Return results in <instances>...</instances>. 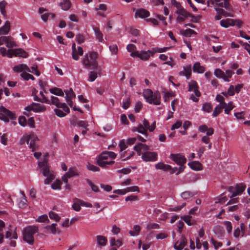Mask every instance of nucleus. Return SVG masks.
Segmentation results:
<instances>
[{
    "instance_id": "34",
    "label": "nucleus",
    "mask_w": 250,
    "mask_h": 250,
    "mask_svg": "<svg viewBox=\"0 0 250 250\" xmlns=\"http://www.w3.org/2000/svg\"><path fill=\"white\" fill-rule=\"evenodd\" d=\"M57 224L53 223L51 225H48L45 227V229L47 230H50L51 233L53 234H55L56 233H59L60 230L56 228Z\"/></svg>"
},
{
    "instance_id": "23",
    "label": "nucleus",
    "mask_w": 250,
    "mask_h": 250,
    "mask_svg": "<svg viewBox=\"0 0 250 250\" xmlns=\"http://www.w3.org/2000/svg\"><path fill=\"white\" fill-rule=\"evenodd\" d=\"M6 214V212L4 211H0V217H2L3 215ZM5 227L4 222L0 220V244H1L3 241L4 235L3 234V229Z\"/></svg>"
},
{
    "instance_id": "42",
    "label": "nucleus",
    "mask_w": 250,
    "mask_h": 250,
    "mask_svg": "<svg viewBox=\"0 0 250 250\" xmlns=\"http://www.w3.org/2000/svg\"><path fill=\"white\" fill-rule=\"evenodd\" d=\"M66 175L69 178L72 177L74 176L78 175V173L76 171V169L73 167H70L69 168L68 171L66 173Z\"/></svg>"
},
{
    "instance_id": "52",
    "label": "nucleus",
    "mask_w": 250,
    "mask_h": 250,
    "mask_svg": "<svg viewBox=\"0 0 250 250\" xmlns=\"http://www.w3.org/2000/svg\"><path fill=\"white\" fill-rule=\"evenodd\" d=\"M59 108H55L54 110L56 115L61 118L65 116L66 114L62 110Z\"/></svg>"
},
{
    "instance_id": "49",
    "label": "nucleus",
    "mask_w": 250,
    "mask_h": 250,
    "mask_svg": "<svg viewBox=\"0 0 250 250\" xmlns=\"http://www.w3.org/2000/svg\"><path fill=\"white\" fill-rule=\"evenodd\" d=\"M87 168L89 170L92 171L93 172H97L100 171V169L99 167L88 163L86 166Z\"/></svg>"
},
{
    "instance_id": "8",
    "label": "nucleus",
    "mask_w": 250,
    "mask_h": 250,
    "mask_svg": "<svg viewBox=\"0 0 250 250\" xmlns=\"http://www.w3.org/2000/svg\"><path fill=\"white\" fill-rule=\"evenodd\" d=\"M24 110L28 112H24L23 114L29 117L30 116L29 112L33 111L35 112H42L45 111L46 107L43 104L39 103H32L31 104L26 106Z\"/></svg>"
},
{
    "instance_id": "7",
    "label": "nucleus",
    "mask_w": 250,
    "mask_h": 250,
    "mask_svg": "<svg viewBox=\"0 0 250 250\" xmlns=\"http://www.w3.org/2000/svg\"><path fill=\"white\" fill-rule=\"evenodd\" d=\"M45 103L48 104H53L55 105L57 108H62L63 111L69 113L70 112V109L67 106L65 103H62L60 102V100L58 97L51 96L50 100L45 99Z\"/></svg>"
},
{
    "instance_id": "21",
    "label": "nucleus",
    "mask_w": 250,
    "mask_h": 250,
    "mask_svg": "<svg viewBox=\"0 0 250 250\" xmlns=\"http://www.w3.org/2000/svg\"><path fill=\"white\" fill-rule=\"evenodd\" d=\"M149 16V12L144 8H140L136 10L135 14L136 18L139 17L142 19L148 17Z\"/></svg>"
},
{
    "instance_id": "60",
    "label": "nucleus",
    "mask_w": 250,
    "mask_h": 250,
    "mask_svg": "<svg viewBox=\"0 0 250 250\" xmlns=\"http://www.w3.org/2000/svg\"><path fill=\"white\" fill-rule=\"evenodd\" d=\"M211 243L214 246L215 249H217L218 248L221 247L222 246V243L221 242H217L213 238H211Z\"/></svg>"
},
{
    "instance_id": "35",
    "label": "nucleus",
    "mask_w": 250,
    "mask_h": 250,
    "mask_svg": "<svg viewBox=\"0 0 250 250\" xmlns=\"http://www.w3.org/2000/svg\"><path fill=\"white\" fill-rule=\"evenodd\" d=\"M66 96L65 97V100H71L75 99L76 95L74 92L72 88H70L69 90H64Z\"/></svg>"
},
{
    "instance_id": "54",
    "label": "nucleus",
    "mask_w": 250,
    "mask_h": 250,
    "mask_svg": "<svg viewBox=\"0 0 250 250\" xmlns=\"http://www.w3.org/2000/svg\"><path fill=\"white\" fill-rule=\"evenodd\" d=\"M85 38L83 35L81 34H79L76 36V40L78 44H81L84 42Z\"/></svg>"
},
{
    "instance_id": "36",
    "label": "nucleus",
    "mask_w": 250,
    "mask_h": 250,
    "mask_svg": "<svg viewBox=\"0 0 250 250\" xmlns=\"http://www.w3.org/2000/svg\"><path fill=\"white\" fill-rule=\"evenodd\" d=\"M60 6L62 9L67 11L71 7V2L70 0H63V1L60 3Z\"/></svg>"
},
{
    "instance_id": "6",
    "label": "nucleus",
    "mask_w": 250,
    "mask_h": 250,
    "mask_svg": "<svg viewBox=\"0 0 250 250\" xmlns=\"http://www.w3.org/2000/svg\"><path fill=\"white\" fill-rule=\"evenodd\" d=\"M178 10L176 13L179 15L177 18V21L182 22L185 21V19L188 17L191 18V21L192 22H196L197 20L200 18L199 16L196 17L192 14L187 12L183 7L177 6Z\"/></svg>"
},
{
    "instance_id": "11",
    "label": "nucleus",
    "mask_w": 250,
    "mask_h": 250,
    "mask_svg": "<svg viewBox=\"0 0 250 250\" xmlns=\"http://www.w3.org/2000/svg\"><path fill=\"white\" fill-rule=\"evenodd\" d=\"M13 56L20 57L24 58L28 57V54L21 48L9 49L7 50V57L12 58Z\"/></svg>"
},
{
    "instance_id": "18",
    "label": "nucleus",
    "mask_w": 250,
    "mask_h": 250,
    "mask_svg": "<svg viewBox=\"0 0 250 250\" xmlns=\"http://www.w3.org/2000/svg\"><path fill=\"white\" fill-rule=\"evenodd\" d=\"M38 141V137L34 134H30L28 135L27 139V144H29V147L32 151H34L37 148L36 142Z\"/></svg>"
},
{
    "instance_id": "30",
    "label": "nucleus",
    "mask_w": 250,
    "mask_h": 250,
    "mask_svg": "<svg viewBox=\"0 0 250 250\" xmlns=\"http://www.w3.org/2000/svg\"><path fill=\"white\" fill-rule=\"evenodd\" d=\"M93 29L96 36V39L99 42H102L103 41V34L100 31V28L98 27L93 26Z\"/></svg>"
},
{
    "instance_id": "2",
    "label": "nucleus",
    "mask_w": 250,
    "mask_h": 250,
    "mask_svg": "<svg viewBox=\"0 0 250 250\" xmlns=\"http://www.w3.org/2000/svg\"><path fill=\"white\" fill-rule=\"evenodd\" d=\"M143 96L146 101L150 104H161V94L158 91L153 92L151 90L147 89L144 90Z\"/></svg>"
},
{
    "instance_id": "9",
    "label": "nucleus",
    "mask_w": 250,
    "mask_h": 250,
    "mask_svg": "<svg viewBox=\"0 0 250 250\" xmlns=\"http://www.w3.org/2000/svg\"><path fill=\"white\" fill-rule=\"evenodd\" d=\"M16 114L8 110L3 106L0 107V119L5 122L8 123L9 120H15L16 119Z\"/></svg>"
},
{
    "instance_id": "5",
    "label": "nucleus",
    "mask_w": 250,
    "mask_h": 250,
    "mask_svg": "<svg viewBox=\"0 0 250 250\" xmlns=\"http://www.w3.org/2000/svg\"><path fill=\"white\" fill-rule=\"evenodd\" d=\"M97 56L98 53L97 52H90L89 54L90 60L87 54L83 61V64L86 67H91V68L94 70L100 71L98 63L96 61Z\"/></svg>"
},
{
    "instance_id": "3",
    "label": "nucleus",
    "mask_w": 250,
    "mask_h": 250,
    "mask_svg": "<svg viewBox=\"0 0 250 250\" xmlns=\"http://www.w3.org/2000/svg\"><path fill=\"white\" fill-rule=\"evenodd\" d=\"M116 154L112 151H105L103 152L99 156L97 163V164L102 167H106L107 165H111L114 163V161H104V160H107L108 158L111 159H115Z\"/></svg>"
},
{
    "instance_id": "24",
    "label": "nucleus",
    "mask_w": 250,
    "mask_h": 250,
    "mask_svg": "<svg viewBox=\"0 0 250 250\" xmlns=\"http://www.w3.org/2000/svg\"><path fill=\"white\" fill-rule=\"evenodd\" d=\"M191 74V68L190 65H187L184 67V71H180L179 75L180 76H185L187 79H189Z\"/></svg>"
},
{
    "instance_id": "64",
    "label": "nucleus",
    "mask_w": 250,
    "mask_h": 250,
    "mask_svg": "<svg viewBox=\"0 0 250 250\" xmlns=\"http://www.w3.org/2000/svg\"><path fill=\"white\" fill-rule=\"evenodd\" d=\"M142 108V104L141 102H138L136 103L134 110L135 112L138 113L140 112Z\"/></svg>"
},
{
    "instance_id": "17",
    "label": "nucleus",
    "mask_w": 250,
    "mask_h": 250,
    "mask_svg": "<svg viewBox=\"0 0 250 250\" xmlns=\"http://www.w3.org/2000/svg\"><path fill=\"white\" fill-rule=\"evenodd\" d=\"M246 185L244 183L237 184L235 187V191L233 192L230 198L235 197L241 195L245 191Z\"/></svg>"
},
{
    "instance_id": "53",
    "label": "nucleus",
    "mask_w": 250,
    "mask_h": 250,
    "mask_svg": "<svg viewBox=\"0 0 250 250\" xmlns=\"http://www.w3.org/2000/svg\"><path fill=\"white\" fill-rule=\"evenodd\" d=\"M181 219L184 221L189 226H190L192 225V224L190 222V219L191 217L189 215H185L181 216Z\"/></svg>"
},
{
    "instance_id": "39",
    "label": "nucleus",
    "mask_w": 250,
    "mask_h": 250,
    "mask_svg": "<svg viewBox=\"0 0 250 250\" xmlns=\"http://www.w3.org/2000/svg\"><path fill=\"white\" fill-rule=\"evenodd\" d=\"M212 106L210 103H205L202 105V110L204 112L210 113L212 111Z\"/></svg>"
},
{
    "instance_id": "41",
    "label": "nucleus",
    "mask_w": 250,
    "mask_h": 250,
    "mask_svg": "<svg viewBox=\"0 0 250 250\" xmlns=\"http://www.w3.org/2000/svg\"><path fill=\"white\" fill-rule=\"evenodd\" d=\"M141 230V227L139 225H135L133 227V230H130L129 233L132 236L138 235Z\"/></svg>"
},
{
    "instance_id": "44",
    "label": "nucleus",
    "mask_w": 250,
    "mask_h": 250,
    "mask_svg": "<svg viewBox=\"0 0 250 250\" xmlns=\"http://www.w3.org/2000/svg\"><path fill=\"white\" fill-rule=\"evenodd\" d=\"M7 4L5 0H2L0 2V10L1 13L4 16H6V12L5 9V6Z\"/></svg>"
},
{
    "instance_id": "62",
    "label": "nucleus",
    "mask_w": 250,
    "mask_h": 250,
    "mask_svg": "<svg viewBox=\"0 0 250 250\" xmlns=\"http://www.w3.org/2000/svg\"><path fill=\"white\" fill-rule=\"evenodd\" d=\"M228 94L230 96H233L235 94L234 87L233 85H230L228 89Z\"/></svg>"
},
{
    "instance_id": "56",
    "label": "nucleus",
    "mask_w": 250,
    "mask_h": 250,
    "mask_svg": "<svg viewBox=\"0 0 250 250\" xmlns=\"http://www.w3.org/2000/svg\"><path fill=\"white\" fill-rule=\"evenodd\" d=\"M61 182L60 181H56L51 185V188L53 189H60Z\"/></svg>"
},
{
    "instance_id": "63",
    "label": "nucleus",
    "mask_w": 250,
    "mask_h": 250,
    "mask_svg": "<svg viewBox=\"0 0 250 250\" xmlns=\"http://www.w3.org/2000/svg\"><path fill=\"white\" fill-rule=\"evenodd\" d=\"M126 49L128 52H135L136 51V46L133 44H129L126 46Z\"/></svg>"
},
{
    "instance_id": "25",
    "label": "nucleus",
    "mask_w": 250,
    "mask_h": 250,
    "mask_svg": "<svg viewBox=\"0 0 250 250\" xmlns=\"http://www.w3.org/2000/svg\"><path fill=\"white\" fill-rule=\"evenodd\" d=\"M214 233L218 237H222L224 236L225 230L223 227L217 225L213 228Z\"/></svg>"
},
{
    "instance_id": "32",
    "label": "nucleus",
    "mask_w": 250,
    "mask_h": 250,
    "mask_svg": "<svg viewBox=\"0 0 250 250\" xmlns=\"http://www.w3.org/2000/svg\"><path fill=\"white\" fill-rule=\"evenodd\" d=\"M98 244L100 246H105L107 242L106 237L103 235H97L96 236Z\"/></svg>"
},
{
    "instance_id": "4",
    "label": "nucleus",
    "mask_w": 250,
    "mask_h": 250,
    "mask_svg": "<svg viewBox=\"0 0 250 250\" xmlns=\"http://www.w3.org/2000/svg\"><path fill=\"white\" fill-rule=\"evenodd\" d=\"M38 227L35 226H30L23 230V239L29 245H32L34 244V235L38 232Z\"/></svg>"
},
{
    "instance_id": "16",
    "label": "nucleus",
    "mask_w": 250,
    "mask_h": 250,
    "mask_svg": "<svg viewBox=\"0 0 250 250\" xmlns=\"http://www.w3.org/2000/svg\"><path fill=\"white\" fill-rule=\"evenodd\" d=\"M169 158L177 165L185 164L187 159L183 155L178 154H171Z\"/></svg>"
},
{
    "instance_id": "47",
    "label": "nucleus",
    "mask_w": 250,
    "mask_h": 250,
    "mask_svg": "<svg viewBox=\"0 0 250 250\" xmlns=\"http://www.w3.org/2000/svg\"><path fill=\"white\" fill-rule=\"evenodd\" d=\"M49 216L51 219L54 220L56 221H59L61 219L58 215L53 211H50L49 213Z\"/></svg>"
},
{
    "instance_id": "61",
    "label": "nucleus",
    "mask_w": 250,
    "mask_h": 250,
    "mask_svg": "<svg viewBox=\"0 0 250 250\" xmlns=\"http://www.w3.org/2000/svg\"><path fill=\"white\" fill-rule=\"evenodd\" d=\"M223 7L230 12H233V9L229 2H223Z\"/></svg>"
},
{
    "instance_id": "27",
    "label": "nucleus",
    "mask_w": 250,
    "mask_h": 250,
    "mask_svg": "<svg viewBox=\"0 0 250 250\" xmlns=\"http://www.w3.org/2000/svg\"><path fill=\"white\" fill-rule=\"evenodd\" d=\"M214 75L218 78H222L226 82H229L225 73L219 68H217L214 71Z\"/></svg>"
},
{
    "instance_id": "26",
    "label": "nucleus",
    "mask_w": 250,
    "mask_h": 250,
    "mask_svg": "<svg viewBox=\"0 0 250 250\" xmlns=\"http://www.w3.org/2000/svg\"><path fill=\"white\" fill-rule=\"evenodd\" d=\"M193 71L194 72L198 73H203L205 71V68L200 65V62H195L193 66Z\"/></svg>"
},
{
    "instance_id": "14",
    "label": "nucleus",
    "mask_w": 250,
    "mask_h": 250,
    "mask_svg": "<svg viewBox=\"0 0 250 250\" xmlns=\"http://www.w3.org/2000/svg\"><path fill=\"white\" fill-rule=\"evenodd\" d=\"M6 44L8 48H11L17 46L16 43L12 41V38L10 36H2L0 37V45Z\"/></svg>"
},
{
    "instance_id": "46",
    "label": "nucleus",
    "mask_w": 250,
    "mask_h": 250,
    "mask_svg": "<svg viewBox=\"0 0 250 250\" xmlns=\"http://www.w3.org/2000/svg\"><path fill=\"white\" fill-rule=\"evenodd\" d=\"M86 181L87 184L90 186L91 189L95 192H98L99 191V188L98 186L94 185L92 182L88 179H86Z\"/></svg>"
},
{
    "instance_id": "55",
    "label": "nucleus",
    "mask_w": 250,
    "mask_h": 250,
    "mask_svg": "<svg viewBox=\"0 0 250 250\" xmlns=\"http://www.w3.org/2000/svg\"><path fill=\"white\" fill-rule=\"evenodd\" d=\"M72 208L76 211H79L81 210V208L80 203L78 201L76 200V198L74 199V203L72 205Z\"/></svg>"
},
{
    "instance_id": "45",
    "label": "nucleus",
    "mask_w": 250,
    "mask_h": 250,
    "mask_svg": "<svg viewBox=\"0 0 250 250\" xmlns=\"http://www.w3.org/2000/svg\"><path fill=\"white\" fill-rule=\"evenodd\" d=\"M235 106L233 105L232 102H229L226 108H225V113L226 114H229L230 111L234 108Z\"/></svg>"
},
{
    "instance_id": "40",
    "label": "nucleus",
    "mask_w": 250,
    "mask_h": 250,
    "mask_svg": "<svg viewBox=\"0 0 250 250\" xmlns=\"http://www.w3.org/2000/svg\"><path fill=\"white\" fill-rule=\"evenodd\" d=\"M99 70H96L97 72L94 71H90L88 75V81L89 82H93L97 78V72H100V69Z\"/></svg>"
},
{
    "instance_id": "19",
    "label": "nucleus",
    "mask_w": 250,
    "mask_h": 250,
    "mask_svg": "<svg viewBox=\"0 0 250 250\" xmlns=\"http://www.w3.org/2000/svg\"><path fill=\"white\" fill-rule=\"evenodd\" d=\"M134 149L137 152L138 155H141L145 152L148 151V150L149 149L148 146L142 143H138L134 146Z\"/></svg>"
},
{
    "instance_id": "28",
    "label": "nucleus",
    "mask_w": 250,
    "mask_h": 250,
    "mask_svg": "<svg viewBox=\"0 0 250 250\" xmlns=\"http://www.w3.org/2000/svg\"><path fill=\"white\" fill-rule=\"evenodd\" d=\"M234 20L232 19H227L222 20L220 21V23L222 27L228 28L229 26H233Z\"/></svg>"
},
{
    "instance_id": "58",
    "label": "nucleus",
    "mask_w": 250,
    "mask_h": 250,
    "mask_svg": "<svg viewBox=\"0 0 250 250\" xmlns=\"http://www.w3.org/2000/svg\"><path fill=\"white\" fill-rule=\"evenodd\" d=\"M20 76L25 81H28L30 79V74L28 73L27 71H22L21 72Z\"/></svg>"
},
{
    "instance_id": "29",
    "label": "nucleus",
    "mask_w": 250,
    "mask_h": 250,
    "mask_svg": "<svg viewBox=\"0 0 250 250\" xmlns=\"http://www.w3.org/2000/svg\"><path fill=\"white\" fill-rule=\"evenodd\" d=\"M10 30V23L6 21L3 26L0 28V34L1 35L7 34Z\"/></svg>"
},
{
    "instance_id": "12",
    "label": "nucleus",
    "mask_w": 250,
    "mask_h": 250,
    "mask_svg": "<svg viewBox=\"0 0 250 250\" xmlns=\"http://www.w3.org/2000/svg\"><path fill=\"white\" fill-rule=\"evenodd\" d=\"M130 55L133 57H137L142 60L146 61L149 59L150 55L153 56L154 53L152 52L151 50H148L147 51H143L141 52L136 51L135 52H132L131 53Z\"/></svg>"
},
{
    "instance_id": "1",
    "label": "nucleus",
    "mask_w": 250,
    "mask_h": 250,
    "mask_svg": "<svg viewBox=\"0 0 250 250\" xmlns=\"http://www.w3.org/2000/svg\"><path fill=\"white\" fill-rule=\"evenodd\" d=\"M48 157L49 154L48 153H46L43 155V160L38 162V167L41 169L43 176L46 177L44 181V183L45 185L50 183L55 178V176L50 171L49 169V166L48 163Z\"/></svg>"
},
{
    "instance_id": "48",
    "label": "nucleus",
    "mask_w": 250,
    "mask_h": 250,
    "mask_svg": "<svg viewBox=\"0 0 250 250\" xmlns=\"http://www.w3.org/2000/svg\"><path fill=\"white\" fill-rule=\"evenodd\" d=\"M193 196V194L189 191H185L181 193L182 198L185 200L189 199Z\"/></svg>"
},
{
    "instance_id": "57",
    "label": "nucleus",
    "mask_w": 250,
    "mask_h": 250,
    "mask_svg": "<svg viewBox=\"0 0 250 250\" xmlns=\"http://www.w3.org/2000/svg\"><path fill=\"white\" fill-rule=\"evenodd\" d=\"M222 111V109H221V107H219L218 105H217L213 110L212 116L214 117H217L220 113H221Z\"/></svg>"
},
{
    "instance_id": "15",
    "label": "nucleus",
    "mask_w": 250,
    "mask_h": 250,
    "mask_svg": "<svg viewBox=\"0 0 250 250\" xmlns=\"http://www.w3.org/2000/svg\"><path fill=\"white\" fill-rule=\"evenodd\" d=\"M158 155L155 152L146 151L143 153L142 155V159L146 161H156L157 160Z\"/></svg>"
},
{
    "instance_id": "51",
    "label": "nucleus",
    "mask_w": 250,
    "mask_h": 250,
    "mask_svg": "<svg viewBox=\"0 0 250 250\" xmlns=\"http://www.w3.org/2000/svg\"><path fill=\"white\" fill-rule=\"evenodd\" d=\"M193 34H195V32L189 28L183 31L182 33L184 36L187 37H190Z\"/></svg>"
},
{
    "instance_id": "43",
    "label": "nucleus",
    "mask_w": 250,
    "mask_h": 250,
    "mask_svg": "<svg viewBox=\"0 0 250 250\" xmlns=\"http://www.w3.org/2000/svg\"><path fill=\"white\" fill-rule=\"evenodd\" d=\"M36 221H37L38 222L48 223L49 222V220L48 218L47 215L44 214V215L40 216L36 220Z\"/></svg>"
},
{
    "instance_id": "33",
    "label": "nucleus",
    "mask_w": 250,
    "mask_h": 250,
    "mask_svg": "<svg viewBox=\"0 0 250 250\" xmlns=\"http://www.w3.org/2000/svg\"><path fill=\"white\" fill-rule=\"evenodd\" d=\"M49 91L51 93L54 95L61 97L64 96V93L61 88L55 87L50 88L49 89Z\"/></svg>"
},
{
    "instance_id": "50",
    "label": "nucleus",
    "mask_w": 250,
    "mask_h": 250,
    "mask_svg": "<svg viewBox=\"0 0 250 250\" xmlns=\"http://www.w3.org/2000/svg\"><path fill=\"white\" fill-rule=\"evenodd\" d=\"M224 225L226 226L227 232L229 233H230L232 231V226L231 223L229 221H225L223 223Z\"/></svg>"
},
{
    "instance_id": "20",
    "label": "nucleus",
    "mask_w": 250,
    "mask_h": 250,
    "mask_svg": "<svg viewBox=\"0 0 250 250\" xmlns=\"http://www.w3.org/2000/svg\"><path fill=\"white\" fill-rule=\"evenodd\" d=\"M188 91H194L195 96L199 97L201 96V93L198 90V85L197 82L195 81H191L188 83Z\"/></svg>"
},
{
    "instance_id": "59",
    "label": "nucleus",
    "mask_w": 250,
    "mask_h": 250,
    "mask_svg": "<svg viewBox=\"0 0 250 250\" xmlns=\"http://www.w3.org/2000/svg\"><path fill=\"white\" fill-rule=\"evenodd\" d=\"M19 123L21 126H25L27 124V120L25 117L20 116L19 118Z\"/></svg>"
},
{
    "instance_id": "13",
    "label": "nucleus",
    "mask_w": 250,
    "mask_h": 250,
    "mask_svg": "<svg viewBox=\"0 0 250 250\" xmlns=\"http://www.w3.org/2000/svg\"><path fill=\"white\" fill-rule=\"evenodd\" d=\"M119 146L120 148V155H121V157L122 158V161H124L126 160H128V159H130L132 156H133V155L134 154V153L133 151H131V152H129V154L127 156H126V157L125 156V153H126L127 152H126V151L123 152V151L127 147V146H126L125 141L124 140H122V141H121Z\"/></svg>"
},
{
    "instance_id": "31",
    "label": "nucleus",
    "mask_w": 250,
    "mask_h": 250,
    "mask_svg": "<svg viewBox=\"0 0 250 250\" xmlns=\"http://www.w3.org/2000/svg\"><path fill=\"white\" fill-rule=\"evenodd\" d=\"M189 167L193 170H200L202 169V165L198 161H193L189 162L188 164Z\"/></svg>"
},
{
    "instance_id": "22",
    "label": "nucleus",
    "mask_w": 250,
    "mask_h": 250,
    "mask_svg": "<svg viewBox=\"0 0 250 250\" xmlns=\"http://www.w3.org/2000/svg\"><path fill=\"white\" fill-rule=\"evenodd\" d=\"M187 240L185 236H182L179 241L176 242L174 248L176 250H181L187 245Z\"/></svg>"
},
{
    "instance_id": "10",
    "label": "nucleus",
    "mask_w": 250,
    "mask_h": 250,
    "mask_svg": "<svg viewBox=\"0 0 250 250\" xmlns=\"http://www.w3.org/2000/svg\"><path fill=\"white\" fill-rule=\"evenodd\" d=\"M38 69V65L36 64H34L30 68L26 64L21 63L14 66L13 70L16 73H20L22 71H27L28 72L34 73L35 71Z\"/></svg>"
},
{
    "instance_id": "37",
    "label": "nucleus",
    "mask_w": 250,
    "mask_h": 250,
    "mask_svg": "<svg viewBox=\"0 0 250 250\" xmlns=\"http://www.w3.org/2000/svg\"><path fill=\"white\" fill-rule=\"evenodd\" d=\"M214 9L215 11H217L218 13H219L220 14H222V16H223L225 17H234V15L233 14L225 11L222 8L214 7Z\"/></svg>"
},
{
    "instance_id": "38",
    "label": "nucleus",
    "mask_w": 250,
    "mask_h": 250,
    "mask_svg": "<svg viewBox=\"0 0 250 250\" xmlns=\"http://www.w3.org/2000/svg\"><path fill=\"white\" fill-rule=\"evenodd\" d=\"M136 130L140 133H141L147 137L148 136L147 130L142 124H140L138 127L136 128Z\"/></svg>"
}]
</instances>
